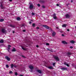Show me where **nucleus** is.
<instances>
[{
  "instance_id": "6",
  "label": "nucleus",
  "mask_w": 76,
  "mask_h": 76,
  "mask_svg": "<svg viewBox=\"0 0 76 76\" xmlns=\"http://www.w3.org/2000/svg\"><path fill=\"white\" fill-rule=\"evenodd\" d=\"M28 67L30 69H34V66L31 65H29Z\"/></svg>"
},
{
  "instance_id": "18",
  "label": "nucleus",
  "mask_w": 76,
  "mask_h": 76,
  "mask_svg": "<svg viewBox=\"0 0 76 76\" xmlns=\"http://www.w3.org/2000/svg\"><path fill=\"white\" fill-rule=\"evenodd\" d=\"M12 52L16 51V49H15V48H14L12 49Z\"/></svg>"
},
{
  "instance_id": "21",
  "label": "nucleus",
  "mask_w": 76,
  "mask_h": 76,
  "mask_svg": "<svg viewBox=\"0 0 76 76\" xmlns=\"http://www.w3.org/2000/svg\"><path fill=\"white\" fill-rule=\"evenodd\" d=\"M4 42V41L1 40H0V43H3Z\"/></svg>"
},
{
  "instance_id": "30",
  "label": "nucleus",
  "mask_w": 76,
  "mask_h": 76,
  "mask_svg": "<svg viewBox=\"0 0 76 76\" xmlns=\"http://www.w3.org/2000/svg\"><path fill=\"white\" fill-rule=\"evenodd\" d=\"M9 73L10 74H12V73H13V72L12 71H10L9 72Z\"/></svg>"
},
{
  "instance_id": "55",
  "label": "nucleus",
  "mask_w": 76,
  "mask_h": 76,
  "mask_svg": "<svg viewBox=\"0 0 76 76\" xmlns=\"http://www.w3.org/2000/svg\"><path fill=\"white\" fill-rule=\"evenodd\" d=\"M12 33L14 34V33H15V31H12Z\"/></svg>"
},
{
  "instance_id": "24",
  "label": "nucleus",
  "mask_w": 76,
  "mask_h": 76,
  "mask_svg": "<svg viewBox=\"0 0 76 76\" xmlns=\"http://www.w3.org/2000/svg\"><path fill=\"white\" fill-rule=\"evenodd\" d=\"M11 68H12V69L13 67H14V65H13V64H12L11 65Z\"/></svg>"
},
{
  "instance_id": "3",
  "label": "nucleus",
  "mask_w": 76,
  "mask_h": 76,
  "mask_svg": "<svg viewBox=\"0 0 76 76\" xmlns=\"http://www.w3.org/2000/svg\"><path fill=\"white\" fill-rule=\"evenodd\" d=\"M43 26L45 28H46V29H48L50 28V27H49V26H48L47 25H43Z\"/></svg>"
},
{
  "instance_id": "51",
  "label": "nucleus",
  "mask_w": 76,
  "mask_h": 76,
  "mask_svg": "<svg viewBox=\"0 0 76 76\" xmlns=\"http://www.w3.org/2000/svg\"><path fill=\"white\" fill-rule=\"evenodd\" d=\"M10 1H12V0H9Z\"/></svg>"
},
{
  "instance_id": "56",
  "label": "nucleus",
  "mask_w": 76,
  "mask_h": 76,
  "mask_svg": "<svg viewBox=\"0 0 76 76\" xmlns=\"http://www.w3.org/2000/svg\"><path fill=\"white\" fill-rule=\"evenodd\" d=\"M20 76H23V75H20Z\"/></svg>"
},
{
  "instance_id": "22",
  "label": "nucleus",
  "mask_w": 76,
  "mask_h": 76,
  "mask_svg": "<svg viewBox=\"0 0 76 76\" xmlns=\"http://www.w3.org/2000/svg\"><path fill=\"white\" fill-rule=\"evenodd\" d=\"M4 20V19H0V22H2Z\"/></svg>"
},
{
  "instance_id": "40",
  "label": "nucleus",
  "mask_w": 76,
  "mask_h": 76,
  "mask_svg": "<svg viewBox=\"0 0 76 76\" xmlns=\"http://www.w3.org/2000/svg\"><path fill=\"white\" fill-rule=\"evenodd\" d=\"M42 7L43 8H45V6H44V5H43V6H42Z\"/></svg>"
},
{
  "instance_id": "45",
  "label": "nucleus",
  "mask_w": 76,
  "mask_h": 76,
  "mask_svg": "<svg viewBox=\"0 0 76 76\" xmlns=\"http://www.w3.org/2000/svg\"><path fill=\"white\" fill-rule=\"evenodd\" d=\"M62 37H64V34H62Z\"/></svg>"
},
{
  "instance_id": "28",
  "label": "nucleus",
  "mask_w": 76,
  "mask_h": 76,
  "mask_svg": "<svg viewBox=\"0 0 76 76\" xmlns=\"http://www.w3.org/2000/svg\"><path fill=\"white\" fill-rule=\"evenodd\" d=\"M31 15H32V16H34V15H35V13L34 12H32L31 13Z\"/></svg>"
},
{
  "instance_id": "26",
  "label": "nucleus",
  "mask_w": 76,
  "mask_h": 76,
  "mask_svg": "<svg viewBox=\"0 0 76 76\" xmlns=\"http://www.w3.org/2000/svg\"><path fill=\"white\" fill-rule=\"evenodd\" d=\"M35 24L34 23H33L32 26H33V27H35Z\"/></svg>"
},
{
  "instance_id": "25",
  "label": "nucleus",
  "mask_w": 76,
  "mask_h": 76,
  "mask_svg": "<svg viewBox=\"0 0 76 76\" xmlns=\"http://www.w3.org/2000/svg\"><path fill=\"white\" fill-rule=\"evenodd\" d=\"M6 68H9V65H8L7 64H6Z\"/></svg>"
},
{
  "instance_id": "8",
  "label": "nucleus",
  "mask_w": 76,
  "mask_h": 76,
  "mask_svg": "<svg viewBox=\"0 0 76 76\" xmlns=\"http://www.w3.org/2000/svg\"><path fill=\"white\" fill-rule=\"evenodd\" d=\"M1 9H4V7H3V5H2V4H1V6H0Z\"/></svg>"
},
{
  "instance_id": "14",
  "label": "nucleus",
  "mask_w": 76,
  "mask_h": 76,
  "mask_svg": "<svg viewBox=\"0 0 76 76\" xmlns=\"http://www.w3.org/2000/svg\"><path fill=\"white\" fill-rule=\"evenodd\" d=\"M56 35V32H53L52 34V37H54Z\"/></svg>"
},
{
  "instance_id": "17",
  "label": "nucleus",
  "mask_w": 76,
  "mask_h": 76,
  "mask_svg": "<svg viewBox=\"0 0 76 76\" xmlns=\"http://www.w3.org/2000/svg\"><path fill=\"white\" fill-rule=\"evenodd\" d=\"M48 69H53V67L51 66H49L48 67Z\"/></svg>"
},
{
  "instance_id": "53",
  "label": "nucleus",
  "mask_w": 76,
  "mask_h": 76,
  "mask_svg": "<svg viewBox=\"0 0 76 76\" xmlns=\"http://www.w3.org/2000/svg\"><path fill=\"white\" fill-rule=\"evenodd\" d=\"M71 3H73V0H71Z\"/></svg>"
},
{
  "instance_id": "44",
  "label": "nucleus",
  "mask_w": 76,
  "mask_h": 76,
  "mask_svg": "<svg viewBox=\"0 0 76 76\" xmlns=\"http://www.w3.org/2000/svg\"><path fill=\"white\" fill-rule=\"evenodd\" d=\"M53 16H56V14H54L53 15Z\"/></svg>"
},
{
  "instance_id": "41",
  "label": "nucleus",
  "mask_w": 76,
  "mask_h": 76,
  "mask_svg": "<svg viewBox=\"0 0 76 76\" xmlns=\"http://www.w3.org/2000/svg\"><path fill=\"white\" fill-rule=\"evenodd\" d=\"M10 48H8V51H9V49H10Z\"/></svg>"
},
{
  "instance_id": "39",
  "label": "nucleus",
  "mask_w": 76,
  "mask_h": 76,
  "mask_svg": "<svg viewBox=\"0 0 76 76\" xmlns=\"http://www.w3.org/2000/svg\"><path fill=\"white\" fill-rule=\"evenodd\" d=\"M37 29H39V27H37Z\"/></svg>"
},
{
  "instance_id": "29",
  "label": "nucleus",
  "mask_w": 76,
  "mask_h": 76,
  "mask_svg": "<svg viewBox=\"0 0 76 76\" xmlns=\"http://www.w3.org/2000/svg\"><path fill=\"white\" fill-rule=\"evenodd\" d=\"M37 6L38 7H40V6H41V5L39 4H37Z\"/></svg>"
},
{
  "instance_id": "33",
  "label": "nucleus",
  "mask_w": 76,
  "mask_h": 76,
  "mask_svg": "<svg viewBox=\"0 0 76 76\" xmlns=\"http://www.w3.org/2000/svg\"><path fill=\"white\" fill-rule=\"evenodd\" d=\"M14 67H15V68H16V67H17V65H14Z\"/></svg>"
},
{
  "instance_id": "7",
  "label": "nucleus",
  "mask_w": 76,
  "mask_h": 76,
  "mask_svg": "<svg viewBox=\"0 0 76 76\" xmlns=\"http://www.w3.org/2000/svg\"><path fill=\"white\" fill-rule=\"evenodd\" d=\"M30 9H32L34 8V6L33 5H31L29 7Z\"/></svg>"
},
{
  "instance_id": "49",
  "label": "nucleus",
  "mask_w": 76,
  "mask_h": 76,
  "mask_svg": "<svg viewBox=\"0 0 76 76\" xmlns=\"http://www.w3.org/2000/svg\"><path fill=\"white\" fill-rule=\"evenodd\" d=\"M22 26H24V24H22Z\"/></svg>"
},
{
  "instance_id": "23",
  "label": "nucleus",
  "mask_w": 76,
  "mask_h": 76,
  "mask_svg": "<svg viewBox=\"0 0 76 76\" xmlns=\"http://www.w3.org/2000/svg\"><path fill=\"white\" fill-rule=\"evenodd\" d=\"M62 26L63 27H66V24H64Z\"/></svg>"
},
{
  "instance_id": "31",
  "label": "nucleus",
  "mask_w": 76,
  "mask_h": 76,
  "mask_svg": "<svg viewBox=\"0 0 76 76\" xmlns=\"http://www.w3.org/2000/svg\"><path fill=\"white\" fill-rule=\"evenodd\" d=\"M22 49H23V50H26V49L23 47H22Z\"/></svg>"
},
{
  "instance_id": "13",
  "label": "nucleus",
  "mask_w": 76,
  "mask_h": 76,
  "mask_svg": "<svg viewBox=\"0 0 76 76\" xmlns=\"http://www.w3.org/2000/svg\"><path fill=\"white\" fill-rule=\"evenodd\" d=\"M64 64L65 65V66H67V67H70V65H69V64H67L66 63H64Z\"/></svg>"
},
{
  "instance_id": "57",
  "label": "nucleus",
  "mask_w": 76,
  "mask_h": 76,
  "mask_svg": "<svg viewBox=\"0 0 76 76\" xmlns=\"http://www.w3.org/2000/svg\"><path fill=\"white\" fill-rule=\"evenodd\" d=\"M31 21H32L33 22V20H31Z\"/></svg>"
},
{
  "instance_id": "20",
  "label": "nucleus",
  "mask_w": 76,
  "mask_h": 76,
  "mask_svg": "<svg viewBox=\"0 0 76 76\" xmlns=\"http://www.w3.org/2000/svg\"><path fill=\"white\" fill-rule=\"evenodd\" d=\"M67 55H68L69 56H70V55H71V54H72V53H71L69 52H68L67 53Z\"/></svg>"
},
{
  "instance_id": "38",
  "label": "nucleus",
  "mask_w": 76,
  "mask_h": 76,
  "mask_svg": "<svg viewBox=\"0 0 76 76\" xmlns=\"http://www.w3.org/2000/svg\"><path fill=\"white\" fill-rule=\"evenodd\" d=\"M55 64H56V63H54L53 64V66H55Z\"/></svg>"
},
{
  "instance_id": "50",
  "label": "nucleus",
  "mask_w": 76,
  "mask_h": 76,
  "mask_svg": "<svg viewBox=\"0 0 76 76\" xmlns=\"http://www.w3.org/2000/svg\"><path fill=\"white\" fill-rule=\"evenodd\" d=\"M56 29H58V27H56Z\"/></svg>"
},
{
  "instance_id": "5",
  "label": "nucleus",
  "mask_w": 76,
  "mask_h": 76,
  "mask_svg": "<svg viewBox=\"0 0 76 76\" xmlns=\"http://www.w3.org/2000/svg\"><path fill=\"white\" fill-rule=\"evenodd\" d=\"M61 70H67V68L64 67H62L61 68Z\"/></svg>"
},
{
  "instance_id": "19",
  "label": "nucleus",
  "mask_w": 76,
  "mask_h": 76,
  "mask_svg": "<svg viewBox=\"0 0 76 76\" xmlns=\"http://www.w3.org/2000/svg\"><path fill=\"white\" fill-rule=\"evenodd\" d=\"M16 19L17 20H20L21 19L20 17L17 18Z\"/></svg>"
},
{
  "instance_id": "15",
  "label": "nucleus",
  "mask_w": 76,
  "mask_h": 76,
  "mask_svg": "<svg viewBox=\"0 0 76 76\" xmlns=\"http://www.w3.org/2000/svg\"><path fill=\"white\" fill-rule=\"evenodd\" d=\"M10 27H11L12 28H15V25H13L12 24H10Z\"/></svg>"
},
{
  "instance_id": "9",
  "label": "nucleus",
  "mask_w": 76,
  "mask_h": 76,
  "mask_svg": "<svg viewBox=\"0 0 76 76\" xmlns=\"http://www.w3.org/2000/svg\"><path fill=\"white\" fill-rule=\"evenodd\" d=\"M5 58L7 59L8 61H10V58L7 56H6L5 57Z\"/></svg>"
},
{
  "instance_id": "2",
  "label": "nucleus",
  "mask_w": 76,
  "mask_h": 76,
  "mask_svg": "<svg viewBox=\"0 0 76 76\" xmlns=\"http://www.w3.org/2000/svg\"><path fill=\"white\" fill-rule=\"evenodd\" d=\"M1 31L2 33H6V32H7L6 29L4 28H2L1 29Z\"/></svg>"
},
{
  "instance_id": "34",
  "label": "nucleus",
  "mask_w": 76,
  "mask_h": 76,
  "mask_svg": "<svg viewBox=\"0 0 76 76\" xmlns=\"http://www.w3.org/2000/svg\"><path fill=\"white\" fill-rule=\"evenodd\" d=\"M33 69H31L30 72H33Z\"/></svg>"
},
{
  "instance_id": "1",
  "label": "nucleus",
  "mask_w": 76,
  "mask_h": 76,
  "mask_svg": "<svg viewBox=\"0 0 76 76\" xmlns=\"http://www.w3.org/2000/svg\"><path fill=\"white\" fill-rule=\"evenodd\" d=\"M53 58H54V59L56 60L57 61H59L60 60V58H59L58 57L56 56H53Z\"/></svg>"
},
{
  "instance_id": "46",
  "label": "nucleus",
  "mask_w": 76,
  "mask_h": 76,
  "mask_svg": "<svg viewBox=\"0 0 76 76\" xmlns=\"http://www.w3.org/2000/svg\"><path fill=\"white\" fill-rule=\"evenodd\" d=\"M32 22L31 21L29 22V24H31V23Z\"/></svg>"
},
{
  "instance_id": "48",
  "label": "nucleus",
  "mask_w": 76,
  "mask_h": 76,
  "mask_svg": "<svg viewBox=\"0 0 76 76\" xmlns=\"http://www.w3.org/2000/svg\"><path fill=\"white\" fill-rule=\"evenodd\" d=\"M23 32H25L26 30H23Z\"/></svg>"
},
{
  "instance_id": "32",
  "label": "nucleus",
  "mask_w": 76,
  "mask_h": 76,
  "mask_svg": "<svg viewBox=\"0 0 76 76\" xmlns=\"http://www.w3.org/2000/svg\"><path fill=\"white\" fill-rule=\"evenodd\" d=\"M15 76H17V75H18V73H17V72H16L15 73Z\"/></svg>"
},
{
  "instance_id": "47",
  "label": "nucleus",
  "mask_w": 76,
  "mask_h": 76,
  "mask_svg": "<svg viewBox=\"0 0 76 76\" xmlns=\"http://www.w3.org/2000/svg\"><path fill=\"white\" fill-rule=\"evenodd\" d=\"M36 47H37V48H38V47H39V46H38V45H37L36 46Z\"/></svg>"
},
{
  "instance_id": "10",
  "label": "nucleus",
  "mask_w": 76,
  "mask_h": 76,
  "mask_svg": "<svg viewBox=\"0 0 76 76\" xmlns=\"http://www.w3.org/2000/svg\"><path fill=\"white\" fill-rule=\"evenodd\" d=\"M62 44H67V42H66L65 41H62Z\"/></svg>"
},
{
  "instance_id": "12",
  "label": "nucleus",
  "mask_w": 76,
  "mask_h": 76,
  "mask_svg": "<svg viewBox=\"0 0 76 76\" xmlns=\"http://www.w3.org/2000/svg\"><path fill=\"white\" fill-rule=\"evenodd\" d=\"M37 72L39 73H42V71L40 70H37Z\"/></svg>"
},
{
  "instance_id": "42",
  "label": "nucleus",
  "mask_w": 76,
  "mask_h": 76,
  "mask_svg": "<svg viewBox=\"0 0 76 76\" xmlns=\"http://www.w3.org/2000/svg\"><path fill=\"white\" fill-rule=\"evenodd\" d=\"M8 47H11V45H8Z\"/></svg>"
},
{
  "instance_id": "35",
  "label": "nucleus",
  "mask_w": 76,
  "mask_h": 76,
  "mask_svg": "<svg viewBox=\"0 0 76 76\" xmlns=\"http://www.w3.org/2000/svg\"><path fill=\"white\" fill-rule=\"evenodd\" d=\"M46 45H50V44H49V43H47L46 44Z\"/></svg>"
},
{
  "instance_id": "27",
  "label": "nucleus",
  "mask_w": 76,
  "mask_h": 76,
  "mask_svg": "<svg viewBox=\"0 0 76 76\" xmlns=\"http://www.w3.org/2000/svg\"><path fill=\"white\" fill-rule=\"evenodd\" d=\"M53 18H54V19H57V17H56V16H53Z\"/></svg>"
},
{
  "instance_id": "4",
  "label": "nucleus",
  "mask_w": 76,
  "mask_h": 76,
  "mask_svg": "<svg viewBox=\"0 0 76 76\" xmlns=\"http://www.w3.org/2000/svg\"><path fill=\"white\" fill-rule=\"evenodd\" d=\"M65 16L66 18H68V19H69L70 17V16L68 14H66L65 15Z\"/></svg>"
},
{
  "instance_id": "37",
  "label": "nucleus",
  "mask_w": 76,
  "mask_h": 76,
  "mask_svg": "<svg viewBox=\"0 0 76 76\" xmlns=\"http://www.w3.org/2000/svg\"><path fill=\"white\" fill-rule=\"evenodd\" d=\"M70 48H71L72 49V48H73V47H72V46H70Z\"/></svg>"
},
{
  "instance_id": "58",
  "label": "nucleus",
  "mask_w": 76,
  "mask_h": 76,
  "mask_svg": "<svg viewBox=\"0 0 76 76\" xmlns=\"http://www.w3.org/2000/svg\"><path fill=\"white\" fill-rule=\"evenodd\" d=\"M75 28H76V26H75Z\"/></svg>"
},
{
  "instance_id": "52",
  "label": "nucleus",
  "mask_w": 76,
  "mask_h": 76,
  "mask_svg": "<svg viewBox=\"0 0 76 76\" xmlns=\"http://www.w3.org/2000/svg\"><path fill=\"white\" fill-rule=\"evenodd\" d=\"M22 56L24 58H25V56Z\"/></svg>"
},
{
  "instance_id": "36",
  "label": "nucleus",
  "mask_w": 76,
  "mask_h": 76,
  "mask_svg": "<svg viewBox=\"0 0 76 76\" xmlns=\"http://www.w3.org/2000/svg\"><path fill=\"white\" fill-rule=\"evenodd\" d=\"M47 49L48 50H49L50 51H51V50H50V49H49V48H47Z\"/></svg>"
},
{
  "instance_id": "54",
  "label": "nucleus",
  "mask_w": 76,
  "mask_h": 76,
  "mask_svg": "<svg viewBox=\"0 0 76 76\" xmlns=\"http://www.w3.org/2000/svg\"><path fill=\"white\" fill-rule=\"evenodd\" d=\"M67 31H69V29H67Z\"/></svg>"
},
{
  "instance_id": "11",
  "label": "nucleus",
  "mask_w": 76,
  "mask_h": 76,
  "mask_svg": "<svg viewBox=\"0 0 76 76\" xmlns=\"http://www.w3.org/2000/svg\"><path fill=\"white\" fill-rule=\"evenodd\" d=\"M39 2L41 3H45V1L44 0H41L39 1Z\"/></svg>"
},
{
  "instance_id": "43",
  "label": "nucleus",
  "mask_w": 76,
  "mask_h": 76,
  "mask_svg": "<svg viewBox=\"0 0 76 76\" xmlns=\"http://www.w3.org/2000/svg\"><path fill=\"white\" fill-rule=\"evenodd\" d=\"M56 6H59V4H56Z\"/></svg>"
},
{
  "instance_id": "16",
  "label": "nucleus",
  "mask_w": 76,
  "mask_h": 76,
  "mask_svg": "<svg viewBox=\"0 0 76 76\" xmlns=\"http://www.w3.org/2000/svg\"><path fill=\"white\" fill-rule=\"evenodd\" d=\"M70 42H71V43H72V44H75V42L74 41V40H72L70 41Z\"/></svg>"
}]
</instances>
